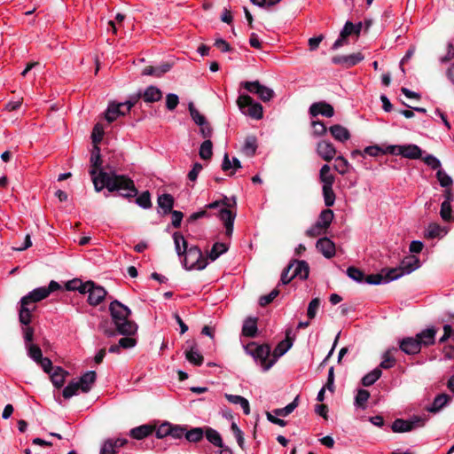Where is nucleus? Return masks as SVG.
<instances>
[{
	"mask_svg": "<svg viewBox=\"0 0 454 454\" xmlns=\"http://www.w3.org/2000/svg\"><path fill=\"white\" fill-rule=\"evenodd\" d=\"M399 349L407 355H416L421 350L419 341L414 337H404L399 340Z\"/></svg>",
	"mask_w": 454,
	"mask_h": 454,
	"instance_id": "obj_16",
	"label": "nucleus"
},
{
	"mask_svg": "<svg viewBox=\"0 0 454 454\" xmlns=\"http://www.w3.org/2000/svg\"><path fill=\"white\" fill-rule=\"evenodd\" d=\"M383 153L413 160L419 159L422 154L421 149L416 145H388Z\"/></svg>",
	"mask_w": 454,
	"mask_h": 454,
	"instance_id": "obj_11",
	"label": "nucleus"
},
{
	"mask_svg": "<svg viewBox=\"0 0 454 454\" xmlns=\"http://www.w3.org/2000/svg\"><path fill=\"white\" fill-rule=\"evenodd\" d=\"M452 208L451 204H448V202H442L441 205L440 215L442 220L450 221L452 218L451 215Z\"/></svg>",
	"mask_w": 454,
	"mask_h": 454,
	"instance_id": "obj_61",
	"label": "nucleus"
},
{
	"mask_svg": "<svg viewBox=\"0 0 454 454\" xmlns=\"http://www.w3.org/2000/svg\"><path fill=\"white\" fill-rule=\"evenodd\" d=\"M154 430L155 427L151 426L149 424H145L132 428L129 431V435L134 439L142 440L152 434Z\"/></svg>",
	"mask_w": 454,
	"mask_h": 454,
	"instance_id": "obj_27",
	"label": "nucleus"
},
{
	"mask_svg": "<svg viewBox=\"0 0 454 454\" xmlns=\"http://www.w3.org/2000/svg\"><path fill=\"white\" fill-rule=\"evenodd\" d=\"M231 430L232 434H234L237 442L239 446L243 450L245 445V439L243 435V432L240 430V428L238 427V425L233 422L231 426Z\"/></svg>",
	"mask_w": 454,
	"mask_h": 454,
	"instance_id": "obj_52",
	"label": "nucleus"
},
{
	"mask_svg": "<svg viewBox=\"0 0 454 454\" xmlns=\"http://www.w3.org/2000/svg\"><path fill=\"white\" fill-rule=\"evenodd\" d=\"M28 356L36 363L43 358V353L39 346L29 344L27 346Z\"/></svg>",
	"mask_w": 454,
	"mask_h": 454,
	"instance_id": "obj_50",
	"label": "nucleus"
},
{
	"mask_svg": "<svg viewBox=\"0 0 454 454\" xmlns=\"http://www.w3.org/2000/svg\"><path fill=\"white\" fill-rule=\"evenodd\" d=\"M32 314L29 305H25L20 303V308L19 309V320L21 325L28 326L31 323Z\"/></svg>",
	"mask_w": 454,
	"mask_h": 454,
	"instance_id": "obj_38",
	"label": "nucleus"
},
{
	"mask_svg": "<svg viewBox=\"0 0 454 454\" xmlns=\"http://www.w3.org/2000/svg\"><path fill=\"white\" fill-rule=\"evenodd\" d=\"M228 247L224 243L216 242L213 245L207 258L211 261H215L221 254L226 253Z\"/></svg>",
	"mask_w": 454,
	"mask_h": 454,
	"instance_id": "obj_39",
	"label": "nucleus"
},
{
	"mask_svg": "<svg viewBox=\"0 0 454 454\" xmlns=\"http://www.w3.org/2000/svg\"><path fill=\"white\" fill-rule=\"evenodd\" d=\"M69 375V372L63 368L58 366L54 369V372L51 374V380L53 386L57 388L63 387L66 381V377Z\"/></svg>",
	"mask_w": 454,
	"mask_h": 454,
	"instance_id": "obj_31",
	"label": "nucleus"
},
{
	"mask_svg": "<svg viewBox=\"0 0 454 454\" xmlns=\"http://www.w3.org/2000/svg\"><path fill=\"white\" fill-rule=\"evenodd\" d=\"M363 27H364L365 29L369 28V20L364 19V22H358L356 24H354L351 21H347L340 33L339 38L333 44L332 49L337 50L348 44L349 37L358 38Z\"/></svg>",
	"mask_w": 454,
	"mask_h": 454,
	"instance_id": "obj_6",
	"label": "nucleus"
},
{
	"mask_svg": "<svg viewBox=\"0 0 454 454\" xmlns=\"http://www.w3.org/2000/svg\"><path fill=\"white\" fill-rule=\"evenodd\" d=\"M293 268H294V262H289L288 265L282 271L281 278H280V283H278V286L280 284L287 285L288 283H290L294 279V278H292V275L290 277L288 276L290 270Z\"/></svg>",
	"mask_w": 454,
	"mask_h": 454,
	"instance_id": "obj_62",
	"label": "nucleus"
},
{
	"mask_svg": "<svg viewBox=\"0 0 454 454\" xmlns=\"http://www.w3.org/2000/svg\"><path fill=\"white\" fill-rule=\"evenodd\" d=\"M199 154L200 157L205 160H210L212 158L213 143L211 140L207 139L200 145Z\"/></svg>",
	"mask_w": 454,
	"mask_h": 454,
	"instance_id": "obj_42",
	"label": "nucleus"
},
{
	"mask_svg": "<svg viewBox=\"0 0 454 454\" xmlns=\"http://www.w3.org/2000/svg\"><path fill=\"white\" fill-rule=\"evenodd\" d=\"M279 294L278 286L274 288L269 294L262 295L260 297L259 304L262 307H265L274 301V299Z\"/></svg>",
	"mask_w": 454,
	"mask_h": 454,
	"instance_id": "obj_51",
	"label": "nucleus"
},
{
	"mask_svg": "<svg viewBox=\"0 0 454 454\" xmlns=\"http://www.w3.org/2000/svg\"><path fill=\"white\" fill-rule=\"evenodd\" d=\"M188 348L184 351L185 358L187 361L195 365L200 366L204 362V356L196 349V343L192 341L191 344L186 342Z\"/></svg>",
	"mask_w": 454,
	"mask_h": 454,
	"instance_id": "obj_21",
	"label": "nucleus"
},
{
	"mask_svg": "<svg viewBox=\"0 0 454 454\" xmlns=\"http://www.w3.org/2000/svg\"><path fill=\"white\" fill-rule=\"evenodd\" d=\"M136 203L143 208L152 207L151 194L148 191L143 192L137 199Z\"/></svg>",
	"mask_w": 454,
	"mask_h": 454,
	"instance_id": "obj_49",
	"label": "nucleus"
},
{
	"mask_svg": "<svg viewBox=\"0 0 454 454\" xmlns=\"http://www.w3.org/2000/svg\"><path fill=\"white\" fill-rule=\"evenodd\" d=\"M331 135L335 140L340 142H345L350 138V133L348 129L340 124H334L329 128Z\"/></svg>",
	"mask_w": 454,
	"mask_h": 454,
	"instance_id": "obj_29",
	"label": "nucleus"
},
{
	"mask_svg": "<svg viewBox=\"0 0 454 454\" xmlns=\"http://www.w3.org/2000/svg\"><path fill=\"white\" fill-rule=\"evenodd\" d=\"M331 168L327 164L323 165L319 172V179L323 185H333L334 176L330 172Z\"/></svg>",
	"mask_w": 454,
	"mask_h": 454,
	"instance_id": "obj_40",
	"label": "nucleus"
},
{
	"mask_svg": "<svg viewBox=\"0 0 454 454\" xmlns=\"http://www.w3.org/2000/svg\"><path fill=\"white\" fill-rule=\"evenodd\" d=\"M125 337L119 340L118 344L121 348L128 349L137 345V340L132 335H124Z\"/></svg>",
	"mask_w": 454,
	"mask_h": 454,
	"instance_id": "obj_57",
	"label": "nucleus"
},
{
	"mask_svg": "<svg viewBox=\"0 0 454 454\" xmlns=\"http://www.w3.org/2000/svg\"><path fill=\"white\" fill-rule=\"evenodd\" d=\"M354 415L363 421L367 420V410L369 407V390L357 388L353 402Z\"/></svg>",
	"mask_w": 454,
	"mask_h": 454,
	"instance_id": "obj_9",
	"label": "nucleus"
},
{
	"mask_svg": "<svg viewBox=\"0 0 454 454\" xmlns=\"http://www.w3.org/2000/svg\"><path fill=\"white\" fill-rule=\"evenodd\" d=\"M141 98L145 103H155L161 99V90L153 86H148L144 92L141 91Z\"/></svg>",
	"mask_w": 454,
	"mask_h": 454,
	"instance_id": "obj_25",
	"label": "nucleus"
},
{
	"mask_svg": "<svg viewBox=\"0 0 454 454\" xmlns=\"http://www.w3.org/2000/svg\"><path fill=\"white\" fill-rule=\"evenodd\" d=\"M309 113L311 116L316 117L321 114L325 117L330 118L334 115V109L332 105L325 101H319L313 103L309 109Z\"/></svg>",
	"mask_w": 454,
	"mask_h": 454,
	"instance_id": "obj_15",
	"label": "nucleus"
},
{
	"mask_svg": "<svg viewBox=\"0 0 454 454\" xmlns=\"http://www.w3.org/2000/svg\"><path fill=\"white\" fill-rule=\"evenodd\" d=\"M424 162L432 169H442L441 161L434 155H427L424 158Z\"/></svg>",
	"mask_w": 454,
	"mask_h": 454,
	"instance_id": "obj_64",
	"label": "nucleus"
},
{
	"mask_svg": "<svg viewBox=\"0 0 454 454\" xmlns=\"http://www.w3.org/2000/svg\"><path fill=\"white\" fill-rule=\"evenodd\" d=\"M347 275L358 283L369 284V275H366L362 270L350 266L347 269Z\"/></svg>",
	"mask_w": 454,
	"mask_h": 454,
	"instance_id": "obj_33",
	"label": "nucleus"
},
{
	"mask_svg": "<svg viewBox=\"0 0 454 454\" xmlns=\"http://www.w3.org/2000/svg\"><path fill=\"white\" fill-rule=\"evenodd\" d=\"M205 429L202 427H193L190 430L186 429L185 439L190 442H199L204 436Z\"/></svg>",
	"mask_w": 454,
	"mask_h": 454,
	"instance_id": "obj_37",
	"label": "nucleus"
},
{
	"mask_svg": "<svg viewBox=\"0 0 454 454\" xmlns=\"http://www.w3.org/2000/svg\"><path fill=\"white\" fill-rule=\"evenodd\" d=\"M116 443H114L113 439H107L105 441L101 450L100 454H116Z\"/></svg>",
	"mask_w": 454,
	"mask_h": 454,
	"instance_id": "obj_55",
	"label": "nucleus"
},
{
	"mask_svg": "<svg viewBox=\"0 0 454 454\" xmlns=\"http://www.w3.org/2000/svg\"><path fill=\"white\" fill-rule=\"evenodd\" d=\"M47 297L48 294L46 292V286H42L34 289L27 295L22 297L20 300V303L30 306L32 303L39 302Z\"/></svg>",
	"mask_w": 454,
	"mask_h": 454,
	"instance_id": "obj_20",
	"label": "nucleus"
},
{
	"mask_svg": "<svg viewBox=\"0 0 454 454\" xmlns=\"http://www.w3.org/2000/svg\"><path fill=\"white\" fill-rule=\"evenodd\" d=\"M123 106V104H121V103H111L106 111V114H105V117H106V120L108 121V122H113L114 121H115L117 119L118 116L120 115H125V112H123L121 110V107Z\"/></svg>",
	"mask_w": 454,
	"mask_h": 454,
	"instance_id": "obj_30",
	"label": "nucleus"
},
{
	"mask_svg": "<svg viewBox=\"0 0 454 454\" xmlns=\"http://www.w3.org/2000/svg\"><path fill=\"white\" fill-rule=\"evenodd\" d=\"M257 321V317H247L242 326V334L246 337L254 338L258 331Z\"/></svg>",
	"mask_w": 454,
	"mask_h": 454,
	"instance_id": "obj_26",
	"label": "nucleus"
},
{
	"mask_svg": "<svg viewBox=\"0 0 454 454\" xmlns=\"http://www.w3.org/2000/svg\"><path fill=\"white\" fill-rule=\"evenodd\" d=\"M171 424L169 422L162 423L157 429H155L156 437L159 439L169 436Z\"/></svg>",
	"mask_w": 454,
	"mask_h": 454,
	"instance_id": "obj_58",
	"label": "nucleus"
},
{
	"mask_svg": "<svg viewBox=\"0 0 454 454\" xmlns=\"http://www.w3.org/2000/svg\"><path fill=\"white\" fill-rule=\"evenodd\" d=\"M220 201H223L222 205H223L225 207L220 209L218 215L220 219L223 222V224L226 229V235L230 237L231 236L233 231V223L234 219L236 217V213L232 212L230 209L231 204L229 202V199L227 197H224Z\"/></svg>",
	"mask_w": 454,
	"mask_h": 454,
	"instance_id": "obj_13",
	"label": "nucleus"
},
{
	"mask_svg": "<svg viewBox=\"0 0 454 454\" xmlns=\"http://www.w3.org/2000/svg\"><path fill=\"white\" fill-rule=\"evenodd\" d=\"M292 330L288 329L286 333V339L281 340L274 348L272 352V359L278 360V357L286 353L293 346L294 339L290 337Z\"/></svg>",
	"mask_w": 454,
	"mask_h": 454,
	"instance_id": "obj_22",
	"label": "nucleus"
},
{
	"mask_svg": "<svg viewBox=\"0 0 454 454\" xmlns=\"http://www.w3.org/2000/svg\"><path fill=\"white\" fill-rule=\"evenodd\" d=\"M424 425L425 419L420 417H414L409 420L396 419L391 425V429L395 433H405L423 427Z\"/></svg>",
	"mask_w": 454,
	"mask_h": 454,
	"instance_id": "obj_12",
	"label": "nucleus"
},
{
	"mask_svg": "<svg viewBox=\"0 0 454 454\" xmlns=\"http://www.w3.org/2000/svg\"><path fill=\"white\" fill-rule=\"evenodd\" d=\"M109 312L119 334L134 335L137 332V325L129 319L131 310L121 301H113L109 305Z\"/></svg>",
	"mask_w": 454,
	"mask_h": 454,
	"instance_id": "obj_3",
	"label": "nucleus"
},
{
	"mask_svg": "<svg viewBox=\"0 0 454 454\" xmlns=\"http://www.w3.org/2000/svg\"><path fill=\"white\" fill-rule=\"evenodd\" d=\"M90 175L97 192L106 188L108 192H118L125 199H131L137 195L134 181L128 176H111L103 169L101 155H90Z\"/></svg>",
	"mask_w": 454,
	"mask_h": 454,
	"instance_id": "obj_1",
	"label": "nucleus"
},
{
	"mask_svg": "<svg viewBox=\"0 0 454 454\" xmlns=\"http://www.w3.org/2000/svg\"><path fill=\"white\" fill-rule=\"evenodd\" d=\"M178 104H179V98L176 94L168 93L166 96V107L169 111L175 110Z\"/></svg>",
	"mask_w": 454,
	"mask_h": 454,
	"instance_id": "obj_59",
	"label": "nucleus"
},
{
	"mask_svg": "<svg viewBox=\"0 0 454 454\" xmlns=\"http://www.w3.org/2000/svg\"><path fill=\"white\" fill-rule=\"evenodd\" d=\"M398 351V348H390V349H387L384 354H383V359L380 364V368H383V369H390L392 367H394V365L395 364V358L394 356V352H397Z\"/></svg>",
	"mask_w": 454,
	"mask_h": 454,
	"instance_id": "obj_36",
	"label": "nucleus"
},
{
	"mask_svg": "<svg viewBox=\"0 0 454 454\" xmlns=\"http://www.w3.org/2000/svg\"><path fill=\"white\" fill-rule=\"evenodd\" d=\"M240 86L247 90L248 92L257 95L258 98L264 103L270 101L275 96V92L272 89L262 85L257 80L253 82H242Z\"/></svg>",
	"mask_w": 454,
	"mask_h": 454,
	"instance_id": "obj_10",
	"label": "nucleus"
},
{
	"mask_svg": "<svg viewBox=\"0 0 454 454\" xmlns=\"http://www.w3.org/2000/svg\"><path fill=\"white\" fill-rule=\"evenodd\" d=\"M290 262H294L292 278H299L301 280L308 278L309 274V266L306 261L292 260Z\"/></svg>",
	"mask_w": 454,
	"mask_h": 454,
	"instance_id": "obj_24",
	"label": "nucleus"
},
{
	"mask_svg": "<svg viewBox=\"0 0 454 454\" xmlns=\"http://www.w3.org/2000/svg\"><path fill=\"white\" fill-rule=\"evenodd\" d=\"M450 396L446 394H441L435 396L431 407L428 409L431 412H437L449 402Z\"/></svg>",
	"mask_w": 454,
	"mask_h": 454,
	"instance_id": "obj_41",
	"label": "nucleus"
},
{
	"mask_svg": "<svg viewBox=\"0 0 454 454\" xmlns=\"http://www.w3.org/2000/svg\"><path fill=\"white\" fill-rule=\"evenodd\" d=\"M436 333L437 329L434 326H431L422 330L415 336L419 341L420 348H422V347H429L434 344Z\"/></svg>",
	"mask_w": 454,
	"mask_h": 454,
	"instance_id": "obj_17",
	"label": "nucleus"
},
{
	"mask_svg": "<svg viewBox=\"0 0 454 454\" xmlns=\"http://www.w3.org/2000/svg\"><path fill=\"white\" fill-rule=\"evenodd\" d=\"M97 379V373L94 371H89L85 372L78 381H71L62 392V395L65 399H69L75 395L78 390H82L83 393H88Z\"/></svg>",
	"mask_w": 454,
	"mask_h": 454,
	"instance_id": "obj_4",
	"label": "nucleus"
},
{
	"mask_svg": "<svg viewBox=\"0 0 454 454\" xmlns=\"http://www.w3.org/2000/svg\"><path fill=\"white\" fill-rule=\"evenodd\" d=\"M436 177L442 187L450 188L452 185V178L442 169H438Z\"/></svg>",
	"mask_w": 454,
	"mask_h": 454,
	"instance_id": "obj_48",
	"label": "nucleus"
},
{
	"mask_svg": "<svg viewBox=\"0 0 454 454\" xmlns=\"http://www.w3.org/2000/svg\"><path fill=\"white\" fill-rule=\"evenodd\" d=\"M104 129L101 124L97 123L92 130L91 139L93 144H98L102 140Z\"/></svg>",
	"mask_w": 454,
	"mask_h": 454,
	"instance_id": "obj_60",
	"label": "nucleus"
},
{
	"mask_svg": "<svg viewBox=\"0 0 454 454\" xmlns=\"http://www.w3.org/2000/svg\"><path fill=\"white\" fill-rule=\"evenodd\" d=\"M188 110L192 119L197 125L205 124V122L207 121L206 117L203 114H201L198 109H196L192 102L189 103Z\"/></svg>",
	"mask_w": 454,
	"mask_h": 454,
	"instance_id": "obj_44",
	"label": "nucleus"
},
{
	"mask_svg": "<svg viewBox=\"0 0 454 454\" xmlns=\"http://www.w3.org/2000/svg\"><path fill=\"white\" fill-rule=\"evenodd\" d=\"M420 260L416 255L405 256L396 268L383 269L380 273L371 274V285L387 284L408 275L420 267Z\"/></svg>",
	"mask_w": 454,
	"mask_h": 454,
	"instance_id": "obj_2",
	"label": "nucleus"
},
{
	"mask_svg": "<svg viewBox=\"0 0 454 454\" xmlns=\"http://www.w3.org/2000/svg\"><path fill=\"white\" fill-rule=\"evenodd\" d=\"M245 350L256 361H260L264 371H268L276 363V359H270L271 348L269 344H257L251 341L245 346Z\"/></svg>",
	"mask_w": 454,
	"mask_h": 454,
	"instance_id": "obj_5",
	"label": "nucleus"
},
{
	"mask_svg": "<svg viewBox=\"0 0 454 454\" xmlns=\"http://www.w3.org/2000/svg\"><path fill=\"white\" fill-rule=\"evenodd\" d=\"M237 105L239 110L246 115L254 119L261 120L263 117V107L247 94L239 96Z\"/></svg>",
	"mask_w": 454,
	"mask_h": 454,
	"instance_id": "obj_7",
	"label": "nucleus"
},
{
	"mask_svg": "<svg viewBox=\"0 0 454 454\" xmlns=\"http://www.w3.org/2000/svg\"><path fill=\"white\" fill-rule=\"evenodd\" d=\"M298 404H299V395H297L294 399V401L292 403H290L288 405H286V407L280 408V409H275L273 411V412L277 416L286 417L287 415H289L290 413H292L294 411V409L298 406Z\"/></svg>",
	"mask_w": 454,
	"mask_h": 454,
	"instance_id": "obj_43",
	"label": "nucleus"
},
{
	"mask_svg": "<svg viewBox=\"0 0 454 454\" xmlns=\"http://www.w3.org/2000/svg\"><path fill=\"white\" fill-rule=\"evenodd\" d=\"M174 201L173 196L168 193L160 195L157 200L158 205L163 210L164 215L169 214L172 211Z\"/></svg>",
	"mask_w": 454,
	"mask_h": 454,
	"instance_id": "obj_32",
	"label": "nucleus"
},
{
	"mask_svg": "<svg viewBox=\"0 0 454 454\" xmlns=\"http://www.w3.org/2000/svg\"><path fill=\"white\" fill-rule=\"evenodd\" d=\"M317 249L322 253L325 258H332L335 254V245L328 238H321L317 241Z\"/></svg>",
	"mask_w": 454,
	"mask_h": 454,
	"instance_id": "obj_23",
	"label": "nucleus"
},
{
	"mask_svg": "<svg viewBox=\"0 0 454 454\" xmlns=\"http://www.w3.org/2000/svg\"><path fill=\"white\" fill-rule=\"evenodd\" d=\"M333 219V210L326 208L324 209L317 221V226H320L324 231H326L330 226L332 221Z\"/></svg>",
	"mask_w": 454,
	"mask_h": 454,
	"instance_id": "obj_35",
	"label": "nucleus"
},
{
	"mask_svg": "<svg viewBox=\"0 0 454 454\" xmlns=\"http://www.w3.org/2000/svg\"><path fill=\"white\" fill-rule=\"evenodd\" d=\"M443 229L437 223H430L426 231L425 237L427 239H435L442 236Z\"/></svg>",
	"mask_w": 454,
	"mask_h": 454,
	"instance_id": "obj_46",
	"label": "nucleus"
},
{
	"mask_svg": "<svg viewBox=\"0 0 454 454\" xmlns=\"http://www.w3.org/2000/svg\"><path fill=\"white\" fill-rule=\"evenodd\" d=\"M98 331L102 332L106 337L112 338L119 334L116 325H114L113 319L110 321L107 318H103L98 325Z\"/></svg>",
	"mask_w": 454,
	"mask_h": 454,
	"instance_id": "obj_28",
	"label": "nucleus"
},
{
	"mask_svg": "<svg viewBox=\"0 0 454 454\" xmlns=\"http://www.w3.org/2000/svg\"><path fill=\"white\" fill-rule=\"evenodd\" d=\"M184 255L183 265L186 270L195 269L201 270L207 265V259L198 246H192L188 250V254Z\"/></svg>",
	"mask_w": 454,
	"mask_h": 454,
	"instance_id": "obj_8",
	"label": "nucleus"
},
{
	"mask_svg": "<svg viewBox=\"0 0 454 454\" xmlns=\"http://www.w3.org/2000/svg\"><path fill=\"white\" fill-rule=\"evenodd\" d=\"M317 153L323 160L329 162L335 157L336 149L331 142L322 140L317 145Z\"/></svg>",
	"mask_w": 454,
	"mask_h": 454,
	"instance_id": "obj_18",
	"label": "nucleus"
},
{
	"mask_svg": "<svg viewBox=\"0 0 454 454\" xmlns=\"http://www.w3.org/2000/svg\"><path fill=\"white\" fill-rule=\"evenodd\" d=\"M88 302L91 306H97L100 304L107 294L106 289L101 286H98L95 282L93 287H90L88 289Z\"/></svg>",
	"mask_w": 454,
	"mask_h": 454,
	"instance_id": "obj_19",
	"label": "nucleus"
},
{
	"mask_svg": "<svg viewBox=\"0 0 454 454\" xmlns=\"http://www.w3.org/2000/svg\"><path fill=\"white\" fill-rule=\"evenodd\" d=\"M257 148V140L254 136H248L245 140L244 152L248 156H253Z\"/></svg>",
	"mask_w": 454,
	"mask_h": 454,
	"instance_id": "obj_47",
	"label": "nucleus"
},
{
	"mask_svg": "<svg viewBox=\"0 0 454 454\" xmlns=\"http://www.w3.org/2000/svg\"><path fill=\"white\" fill-rule=\"evenodd\" d=\"M334 169L338 171L340 174H345L348 171V160L342 157L339 156L335 159L334 162Z\"/></svg>",
	"mask_w": 454,
	"mask_h": 454,
	"instance_id": "obj_54",
	"label": "nucleus"
},
{
	"mask_svg": "<svg viewBox=\"0 0 454 454\" xmlns=\"http://www.w3.org/2000/svg\"><path fill=\"white\" fill-rule=\"evenodd\" d=\"M364 55L360 52L350 55H338L332 58V62L335 65H340L345 68L356 66L364 59Z\"/></svg>",
	"mask_w": 454,
	"mask_h": 454,
	"instance_id": "obj_14",
	"label": "nucleus"
},
{
	"mask_svg": "<svg viewBox=\"0 0 454 454\" xmlns=\"http://www.w3.org/2000/svg\"><path fill=\"white\" fill-rule=\"evenodd\" d=\"M320 299L317 297L312 299L311 301L309 303L307 316L309 319H313L316 317L317 309L320 306Z\"/></svg>",
	"mask_w": 454,
	"mask_h": 454,
	"instance_id": "obj_53",
	"label": "nucleus"
},
{
	"mask_svg": "<svg viewBox=\"0 0 454 454\" xmlns=\"http://www.w3.org/2000/svg\"><path fill=\"white\" fill-rule=\"evenodd\" d=\"M185 432H186V427L171 424L169 436H171L175 439H180L183 436L185 437Z\"/></svg>",
	"mask_w": 454,
	"mask_h": 454,
	"instance_id": "obj_56",
	"label": "nucleus"
},
{
	"mask_svg": "<svg viewBox=\"0 0 454 454\" xmlns=\"http://www.w3.org/2000/svg\"><path fill=\"white\" fill-rule=\"evenodd\" d=\"M324 201L326 207H332L335 201V194L333 190V185H323L322 187Z\"/></svg>",
	"mask_w": 454,
	"mask_h": 454,
	"instance_id": "obj_45",
	"label": "nucleus"
},
{
	"mask_svg": "<svg viewBox=\"0 0 454 454\" xmlns=\"http://www.w3.org/2000/svg\"><path fill=\"white\" fill-rule=\"evenodd\" d=\"M311 125L313 127V133L315 136H324L327 131L325 125L321 121H313Z\"/></svg>",
	"mask_w": 454,
	"mask_h": 454,
	"instance_id": "obj_63",
	"label": "nucleus"
},
{
	"mask_svg": "<svg viewBox=\"0 0 454 454\" xmlns=\"http://www.w3.org/2000/svg\"><path fill=\"white\" fill-rule=\"evenodd\" d=\"M204 434L207 440L213 445L219 448H223L224 444L223 442L222 436L216 430H215L212 427H205Z\"/></svg>",
	"mask_w": 454,
	"mask_h": 454,
	"instance_id": "obj_34",
	"label": "nucleus"
}]
</instances>
